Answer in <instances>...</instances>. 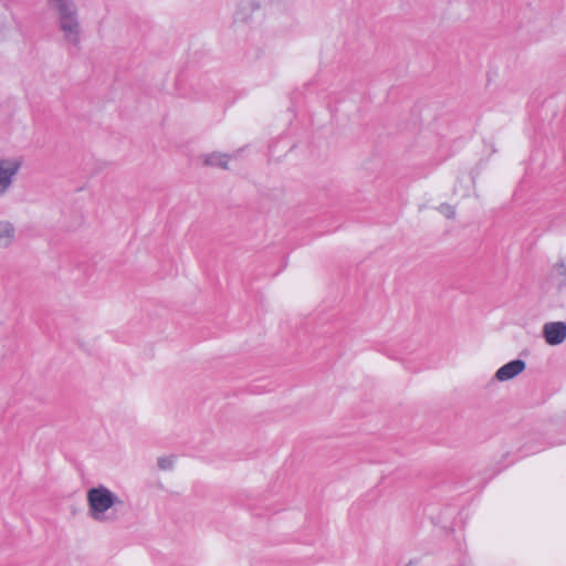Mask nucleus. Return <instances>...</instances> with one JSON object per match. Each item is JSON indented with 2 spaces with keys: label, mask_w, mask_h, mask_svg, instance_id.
I'll return each mask as SVG.
<instances>
[{
  "label": "nucleus",
  "mask_w": 566,
  "mask_h": 566,
  "mask_svg": "<svg viewBox=\"0 0 566 566\" xmlns=\"http://www.w3.org/2000/svg\"><path fill=\"white\" fill-rule=\"evenodd\" d=\"M123 504L119 495L104 484H97L86 491L87 516L96 523L116 522Z\"/></svg>",
  "instance_id": "1"
},
{
  "label": "nucleus",
  "mask_w": 566,
  "mask_h": 566,
  "mask_svg": "<svg viewBox=\"0 0 566 566\" xmlns=\"http://www.w3.org/2000/svg\"><path fill=\"white\" fill-rule=\"evenodd\" d=\"M49 9L55 14L63 38L76 44L82 34L78 9L74 0H46Z\"/></svg>",
  "instance_id": "2"
},
{
  "label": "nucleus",
  "mask_w": 566,
  "mask_h": 566,
  "mask_svg": "<svg viewBox=\"0 0 566 566\" xmlns=\"http://www.w3.org/2000/svg\"><path fill=\"white\" fill-rule=\"evenodd\" d=\"M22 165L23 160L21 157L8 156L0 158V198L9 192Z\"/></svg>",
  "instance_id": "3"
},
{
  "label": "nucleus",
  "mask_w": 566,
  "mask_h": 566,
  "mask_svg": "<svg viewBox=\"0 0 566 566\" xmlns=\"http://www.w3.org/2000/svg\"><path fill=\"white\" fill-rule=\"evenodd\" d=\"M264 0H239L233 11L234 23H249L262 9Z\"/></svg>",
  "instance_id": "4"
},
{
  "label": "nucleus",
  "mask_w": 566,
  "mask_h": 566,
  "mask_svg": "<svg viewBox=\"0 0 566 566\" xmlns=\"http://www.w3.org/2000/svg\"><path fill=\"white\" fill-rule=\"evenodd\" d=\"M542 336L549 346H559L566 342V323L563 321L547 322L542 327Z\"/></svg>",
  "instance_id": "5"
},
{
  "label": "nucleus",
  "mask_w": 566,
  "mask_h": 566,
  "mask_svg": "<svg viewBox=\"0 0 566 566\" xmlns=\"http://www.w3.org/2000/svg\"><path fill=\"white\" fill-rule=\"evenodd\" d=\"M526 370V361L523 359H513L509 363L501 366L495 373H494V380L499 382H507L520 375H522Z\"/></svg>",
  "instance_id": "6"
},
{
  "label": "nucleus",
  "mask_w": 566,
  "mask_h": 566,
  "mask_svg": "<svg viewBox=\"0 0 566 566\" xmlns=\"http://www.w3.org/2000/svg\"><path fill=\"white\" fill-rule=\"evenodd\" d=\"M18 237V229L13 221L9 219L0 220V250L11 248Z\"/></svg>",
  "instance_id": "7"
},
{
  "label": "nucleus",
  "mask_w": 566,
  "mask_h": 566,
  "mask_svg": "<svg viewBox=\"0 0 566 566\" xmlns=\"http://www.w3.org/2000/svg\"><path fill=\"white\" fill-rule=\"evenodd\" d=\"M230 156L221 151L203 153L199 156V161L206 167L227 168L230 161Z\"/></svg>",
  "instance_id": "8"
},
{
  "label": "nucleus",
  "mask_w": 566,
  "mask_h": 566,
  "mask_svg": "<svg viewBox=\"0 0 566 566\" xmlns=\"http://www.w3.org/2000/svg\"><path fill=\"white\" fill-rule=\"evenodd\" d=\"M178 455L174 453L163 454L157 458V468L160 471H172L176 467Z\"/></svg>",
  "instance_id": "9"
},
{
  "label": "nucleus",
  "mask_w": 566,
  "mask_h": 566,
  "mask_svg": "<svg viewBox=\"0 0 566 566\" xmlns=\"http://www.w3.org/2000/svg\"><path fill=\"white\" fill-rule=\"evenodd\" d=\"M552 274L554 277L566 284V254L559 256L557 261L552 265Z\"/></svg>",
  "instance_id": "10"
},
{
  "label": "nucleus",
  "mask_w": 566,
  "mask_h": 566,
  "mask_svg": "<svg viewBox=\"0 0 566 566\" xmlns=\"http://www.w3.org/2000/svg\"><path fill=\"white\" fill-rule=\"evenodd\" d=\"M438 211L447 219H453L455 217V207L451 203H441L438 207Z\"/></svg>",
  "instance_id": "11"
}]
</instances>
